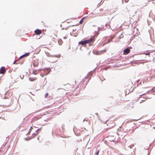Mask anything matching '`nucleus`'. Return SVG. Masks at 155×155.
<instances>
[{
    "instance_id": "f257e3e1",
    "label": "nucleus",
    "mask_w": 155,
    "mask_h": 155,
    "mask_svg": "<svg viewBox=\"0 0 155 155\" xmlns=\"http://www.w3.org/2000/svg\"><path fill=\"white\" fill-rule=\"evenodd\" d=\"M99 33L98 32H95V35L93 37H91L90 39L86 40L84 41H81L79 42V45H85L87 44H90L91 42H93L95 41L94 38L95 37H97Z\"/></svg>"
},
{
    "instance_id": "f03ea898",
    "label": "nucleus",
    "mask_w": 155,
    "mask_h": 155,
    "mask_svg": "<svg viewBox=\"0 0 155 155\" xmlns=\"http://www.w3.org/2000/svg\"><path fill=\"white\" fill-rule=\"evenodd\" d=\"M107 51V49H105L104 50H102L101 51H94V53L96 55H100L104 53V52H105Z\"/></svg>"
},
{
    "instance_id": "7ed1b4c3",
    "label": "nucleus",
    "mask_w": 155,
    "mask_h": 155,
    "mask_svg": "<svg viewBox=\"0 0 155 155\" xmlns=\"http://www.w3.org/2000/svg\"><path fill=\"white\" fill-rule=\"evenodd\" d=\"M5 71H6L5 67H2L0 69V74H4Z\"/></svg>"
},
{
    "instance_id": "20e7f679",
    "label": "nucleus",
    "mask_w": 155,
    "mask_h": 155,
    "mask_svg": "<svg viewBox=\"0 0 155 155\" xmlns=\"http://www.w3.org/2000/svg\"><path fill=\"white\" fill-rule=\"evenodd\" d=\"M39 130V129H38L36 131V133H33L32 135V136L29 137V138H30L29 140H31V139L37 136V135L38 134V131Z\"/></svg>"
},
{
    "instance_id": "39448f33",
    "label": "nucleus",
    "mask_w": 155,
    "mask_h": 155,
    "mask_svg": "<svg viewBox=\"0 0 155 155\" xmlns=\"http://www.w3.org/2000/svg\"><path fill=\"white\" fill-rule=\"evenodd\" d=\"M130 52V49L128 48H127L124 50V52H123V54H124L126 55V54H129Z\"/></svg>"
},
{
    "instance_id": "423d86ee",
    "label": "nucleus",
    "mask_w": 155,
    "mask_h": 155,
    "mask_svg": "<svg viewBox=\"0 0 155 155\" xmlns=\"http://www.w3.org/2000/svg\"><path fill=\"white\" fill-rule=\"evenodd\" d=\"M35 32L37 35L41 34V30L37 29L35 31Z\"/></svg>"
},
{
    "instance_id": "0eeeda50",
    "label": "nucleus",
    "mask_w": 155,
    "mask_h": 155,
    "mask_svg": "<svg viewBox=\"0 0 155 155\" xmlns=\"http://www.w3.org/2000/svg\"><path fill=\"white\" fill-rule=\"evenodd\" d=\"M38 65V62L35 61H34L33 62V65L34 67H37Z\"/></svg>"
},
{
    "instance_id": "6e6552de",
    "label": "nucleus",
    "mask_w": 155,
    "mask_h": 155,
    "mask_svg": "<svg viewBox=\"0 0 155 155\" xmlns=\"http://www.w3.org/2000/svg\"><path fill=\"white\" fill-rule=\"evenodd\" d=\"M36 78L30 77L29 78L30 81H33L37 79Z\"/></svg>"
},
{
    "instance_id": "1a4fd4ad",
    "label": "nucleus",
    "mask_w": 155,
    "mask_h": 155,
    "mask_svg": "<svg viewBox=\"0 0 155 155\" xmlns=\"http://www.w3.org/2000/svg\"><path fill=\"white\" fill-rule=\"evenodd\" d=\"M29 55V54L28 53H26L25 54L21 56L19 58H23V57H25V56H28V55Z\"/></svg>"
},
{
    "instance_id": "9d476101",
    "label": "nucleus",
    "mask_w": 155,
    "mask_h": 155,
    "mask_svg": "<svg viewBox=\"0 0 155 155\" xmlns=\"http://www.w3.org/2000/svg\"><path fill=\"white\" fill-rule=\"evenodd\" d=\"M58 42L60 45H61L63 43L61 39L59 40L58 41Z\"/></svg>"
},
{
    "instance_id": "9b49d317",
    "label": "nucleus",
    "mask_w": 155,
    "mask_h": 155,
    "mask_svg": "<svg viewBox=\"0 0 155 155\" xmlns=\"http://www.w3.org/2000/svg\"><path fill=\"white\" fill-rule=\"evenodd\" d=\"M84 17H83L80 21L79 23L81 24L83 23L84 21Z\"/></svg>"
},
{
    "instance_id": "f8f14e48",
    "label": "nucleus",
    "mask_w": 155,
    "mask_h": 155,
    "mask_svg": "<svg viewBox=\"0 0 155 155\" xmlns=\"http://www.w3.org/2000/svg\"><path fill=\"white\" fill-rule=\"evenodd\" d=\"M100 152V150H98L96 153V155H98Z\"/></svg>"
},
{
    "instance_id": "ddd939ff",
    "label": "nucleus",
    "mask_w": 155,
    "mask_h": 155,
    "mask_svg": "<svg viewBox=\"0 0 155 155\" xmlns=\"http://www.w3.org/2000/svg\"><path fill=\"white\" fill-rule=\"evenodd\" d=\"M48 93H47L46 94H45V97H48Z\"/></svg>"
},
{
    "instance_id": "4468645a",
    "label": "nucleus",
    "mask_w": 155,
    "mask_h": 155,
    "mask_svg": "<svg viewBox=\"0 0 155 155\" xmlns=\"http://www.w3.org/2000/svg\"><path fill=\"white\" fill-rule=\"evenodd\" d=\"M145 101V100H141L140 102V103H143V102Z\"/></svg>"
},
{
    "instance_id": "2eb2a0df",
    "label": "nucleus",
    "mask_w": 155,
    "mask_h": 155,
    "mask_svg": "<svg viewBox=\"0 0 155 155\" xmlns=\"http://www.w3.org/2000/svg\"><path fill=\"white\" fill-rule=\"evenodd\" d=\"M63 38L64 39H67V37L66 36L64 37Z\"/></svg>"
},
{
    "instance_id": "dca6fc26",
    "label": "nucleus",
    "mask_w": 155,
    "mask_h": 155,
    "mask_svg": "<svg viewBox=\"0 0 155 155\" xmlns=\"http://www.w3.org/2000/svg\"><path fill=\"white\" fill-rule=\"evenodd\" d=\"M29 137L28 138V139H27V138H25V140H29Z\"/></svg>"
},
{
    "instance_id": "f3484780",
    "label": "nucleus",
    "mask_w": 155,
    "mask_h": 155,
    "mask_svg": "<svg viewBox=\"0 0 155 155\" xmlns=\"http://www.w3.org/2000/svg\"><path fill=\"white\" fill-rule=\"evenodd\" d=\"M112 38L110 40L108 39V42H110L112 40Z\"/></svg>"
},
{
    "instance_id": "a211bd4d",
    "label": "nucleus",
    "mask_w": 155,
    "mask_h": 155,
    "mask_svg": "<svg viewBox=\"0 0 155 155\" xmlns=\"http://www.w3.org/2000/svg\"><path fill=\"white\" fill-rule=\"evenodd\" d=\"M145 54L146 55H150V53H147V54Z\"/></svg>"
},
{
    "instance_id": "6ab92c4d",
    "label": "nucleus",
    "mask_w": 155,
    "mask_h": 155,
    "mask_svg": "<svg viewBox=\"0 0 155 155\" xmlns=\"http://www.w3.org/2000/svg\"><path fill=\"white\" fill-rule=\"evenodd\" d=\"M32 129H33V128L32 127H31L30 129V131H31Z\"/></svg>"
},
{
    "instance_id": "aec40b11",
    "label": "nucleus",
    "mask_w": 155,
    "mask_h": 155,
    "mask_svg": "<svg viewBox=\"0 0 155 155\" xmlns=\"http://www.w3.org/2000/svg\"><path fill=\"white\" fill-rule=\"evenodd\" d=\"M16 61H15L14 63V64H15Z\"/></svg>"
}]
</instances>
